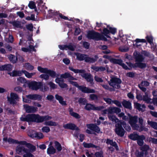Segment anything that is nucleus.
<instances>
[{"label": "nucleus", "instance_id": "obj_1", "mask_svg": "<svg viewBox=\"0 0 157 157\" xmlns=\"http://www.w3.org/2000/svg\"><path fill=\"white\" fill-rule=\"evenodd\" d=\"M52 118V117L48 115L40 116L38 114L32 113L28 114L25 117H20V119L22 121L39 123L50 120Z\"/></svg>", "mask_w": 157, "mask_h": 157}, {"label": "nucleus", "instance_id": "obj_2", "mask_svg": "<svg viewBox=\"0 0 157 157\" xmlns=\"http://www.w3.org/2000/svg\"><path fill=\"white\" fill-rule=\"evenodd\" d=\"M108 83L109 85L112 86L113 88L109 87L108 90L110 92L114 91L115 88L119 89L121 88L120 84L122 83V81L120 78L114 77L111 78L110 82Z\"/></svg>", "mask_w": 157, "mask_h": 157}, {"label": "nucleus", "instance_id": "obj_3", "mask_svg": "<svg viewBox=\"0 0 157 157\" xmlns=\"http://www.w3.org/2000/svg\"><path fill=\"white\" fill-rule=\"evenodd\" d=\"M72 80L69 81V82L70 83L77 87L82 92L84 93H95L96 91L94 90L90 89L83 86H79L77 82H74Z\"/></svg>", "mask_w": 157, "mask_h": 157}, {"label": "nucleus", "instance_id": "obj_4", "mask_svg": "<svg viewBox=\"0 0 157 157\" xmlns=\"http://www.w3.org/2000/svg\"><path fill=\"white\" fill-rule=\"evenodd\" d=\"M122 126L121 121H119L115 125V132L117 135L121 137L124 136L125 133Z\"/></svg>", "mask_w": 157, "mask_h": 157}, {"label": "nucleus", "instance_id": "obj_5", "mask_svg": "<svg viewBox=\"0 0 157 157\" xmlns=\"http://www.w3.org/2000/svg\"><path fill=\"white\" fill-rule=\"evenodd\" d=\"M28 85L29 88L33 90H36L40 89L41 91H43V83L42 82L33 81L29 82Z\"/></svg>", "mask_w": 157, "mask_h": 157}, {"label": "nucleus", "instance_id": "obj_6", "mask_svg": "<svg viewBox=\"0 0 157 157\" xmlns=\"http://www.w3.org/2000/svg\"><path fill=\"white\" fill-rule=\"evenodd\" d=\"M138 117L136 116H130L129 117L128 123L133 130L137 129V128H139V125L136 124L138 122Z\"/></svg>", "mask_w": 157, "mask_h": 157}, {"label": "nucleus", "instance_id": "obj_7", "mask_svg": "<svg viewBox=\"0 0 157 157\" xmlns=\"http://www.w3.org/2000/svg\"><path fill=\"white\" fill-rule=\"evenodd\" d=\"M104 108V107L103 106L95 107L94 105L88 103L86 104V105L84 107V109L88 111L90 110L100 111Z\"/></svg>", "mask_w": 157, "mask_h": 157}, {"label": "nucleus", "instance_id": "obj_8", "mask_svg": "<svg viewBox=\"0 0 157 157\" xmlns=\"http://www.w3.org/2000/svg\"><path fill=\"white\" fill-rule=\"evenodd\" d=\"M99 34V33L96 32L94 30H90L88 32L87 37L89 39L98 41Z\"/></svg>", "mask_w": 157, "mask_h": 157}, {"label": "nucleus", "instance_id": "obj_9", "mask_svg": "<svg viewBox=\"0 0 157 157\" xmlns=\"http://www.w3.org/2000/svg\"><path fill=\"white\" fill-rule=\"evenodd\" d=\"M49 11L52 13L53 15L55 16L56 17H57V18L55 17V18L53 19V20H55L56 21L59 20V17L65 20H67L69 21L71 20V19H69L67 17L63 15L62 13H59V14H58L57 12L54 13L53 12V10H51L50 11Z\"/></svg>", "mask_w": 157, "mask_h": 157}, {"label": "nucleus", "instance_id": "obj_10", "mask_svg": "<svg viewBox=\"0 0 157 157\" xmlns=\"http://www.w3.org/2000/svg\"><path fill=\"white\" fill-rule=\"evenodd\" d=\"M21 144L25 145L29 149V151L31 153H33L36 150V146L30 143H27L26 141H21Z\"/></svg>", "mask_w": 157, "mask_h": 157}, {"label": "nucleus", "instance_id": "obj_11", "mask_svg": "<svg viewBox=\"0 0 157 157\" xmlns=\"http://www.w3.org/2000/svg\"><path fill=\"white\" fill-rule=\"evenodd\" d=\"M18 98V97L17 94L13 93H11L10 97H7V99L10 104L14 105L17 104V102L16 100Z\"/></svg>", "mask_w": 157, "mask_h": 157}, {"label": "nucleus", "instance_id": "obj_12", "mask_svg": "<svg viewBox=\"0 0 157 157\" xmlns=\"http://www.w3.org/2000/svg\"><path fill=\"white\" fill-rule=\"evenodd\" d=\"M80 75L82 77L85 78L87 82H89L91 85H93L94 84L93 78L90 74L84 73V74H81Z\"/></svg>", "mask_w": 157, "mask_h": 157}, {"label": "nucleus", "instance_id": "obj_13", "mask_svg": "<svg viewBox=\"0 0 157 157\" xmlns=\"http://www.w3.org/2000/svg\"><path fill=\"white\" fill-rule=\"evenodd\" d=\"M64 128L66 129H69L71 130H75L78 131L79 129L75 124L72 123H69L63 125Z\"/></svg>", "mask_w": 157, "mask_h": 157}, {"label": "nucleus", "instance_id": "obj_14", "mask_svg": "<svg viewBox=\"0 0 157 157\" xmlns=\"http://www.w3.org/2000/svg\"><path fill=\"white\" fill-rule=\"evenodd\" d=\"M24 108L27 113H35L37 110L38 108L36 107L29 106L28 105H25Z\"/></svg>", "mask_w": 157, "mask_h": 157}, {"label": "nucleus", "instance_id": "obj_15", "mask_svg": "<svg viewBox=\"0 0 157 157\" xmlns=\"http://www.w3.org/2000/svg\"><path fill=\"white\" fill-rule=\"evenodd\" d=\"M26 97L29 100L40 101L42 98V96L38 94H30L26 96Z\"/></svg>", "mask_w": 157, "mask_h": 157}, {"label": "nucleus", "instance_id": "obj_16", "mask_svg": "<svg viewBox=\"0 0 157 157\" xmlns=\"http://www.w3.org/2000/svg\"><path fill=\"white\" fill-rule=\"evenodd\" d=\"M13 67V66L10 64L0 65V71H7L10 72L12 70Z\"/></svg>", "mask_w": 157, "mask_h": 157}, {"label": "nucleus", "instance_id": "obj_17", "mask_svg": "<svg viewBox=\"0 0 157 157\" xmlns=\"http://www.w3.org/2000/svg\"><path fill=\"white\" fill-rule=\"evenodd\" d=\"M98 59V55H95L94 58H93L89 57L88 55H86L85 61L86 63H93L96 62Z\"/></svg>", "mask_w": 157, "mask_h": 157}, {"label": "nucleus", "instance_id": "obj_18", "mask_svg": "<svg viewBox=\"0 0 157 157\" xmlns=\"http://www.w3.org/2000/svg\"><path fill=\"white\" fill-rule=\"evenodd\" d=\"M87 126L89 129L92 131H94L97 133H99L100 132V129L99 127L95 124H87Z\"/></svg>", "mask_w": 157, "mask_h": 157}, {"label": "nucleus", "instance_id": "obj_19", "mask_svg": "<svg viewBox=\"0 0 157 157\" xmlns=\"http://www.w3.org/2000/svg\"><path fill=\"white\" fill-rule=\"evenodd\" d=\"M16 150L17 153L20 155H24L25 152H26V151H28V149L24 146L20 145L17 147Z\"/></svg>", "mask_w": 157, "mask_h": 157}, {"label": "nucleus", "instance_id": "obj_20", "mask_svg": "<svg viewBox=\"0 0 157 157\" xmlns=\"http://www.w3.org/2000/svg\"><path fill=\"white\" fill-rule=\"evenodd\" d=\"M60 77L64 79L67 78V81L69 82V81L71 80H76L77 79L71 75L69 72H65L63 74H61Z\"/></svg>", "mask_w": 157, "mask_h": 157}, {"label": "nucleus", "instance_id": "obj_21", "mask_svg": "<svg viewBox=\"0 0 157 157\" xmlns=\"http://www.w3.org/2000/svg\"><path fill=\"white\" fill-rule=\"evenodd\" d=\"M123 106L125 108L131 110L132 109V104L129 101L123 99L121 102Z\"/></svg>", "mask_w": 157, "mask_h": 157}, {"label": "nucleus", "instance_id": "obj_22", "mask_svg": "<svg viewBox=\"0 0 157 157\" xmlns=\"http://www.w3.org/2000/svg\"><path fill=\"white\" fill-rule=\"evenodd\" d=\"M115 64H118L126 70H131L128 66L124 63H123V61L121 59H117L115 61Z\"/></svg>", "mask_w": 157, "mask_h": 157}, {"label": "nucleus", "instance_id": "obj_23", "mask_svg": "<svg viewBox=\"0 0 157 157\" xmlns=\"http://www.w3.org/2000/svg\"><path fill=\"white\" fill-rule=\"evenodd\" d=\"M134 58L135 59L136 62H142L143 61L144 59V58L143 56L139 53H138L137 52L136 53L135 55V53H134Z\"/></svg>", "mask_w": 157, "mask_h": 157}, {"label": "nucleus", "instance_id": "obj_24", "mask_svg": "<svg viewBox=\"0 0 157 157\" xmlns=\"http://www.w3.org/2000/svg\"><path fill=\"white\" fill-rule=\"evenodd\" d=\"M121 111V109L120 108L117 107H111L108 110L109 113L110 114L113 113L118 114L120 113Z\"/></svg>", "mask_w": 157, "mask_h": 157}, {"label": "nucleus", "instance_id": "obj_25", "mask_svg": "<svg viewBox=\"0 0 157 157\" xmlns=\"http://www.w3.org/2000/svg\"><path fill=\"white\" fill-rule=\"evenodd\" d=\"M7 57L10 62L13 63H15L17 61V57L13 54L8 55Z\"/></svg>", "mask_w": 157, "mask_h": 157}, {"label": "nucleus", "instance_id": "obj_26", "mask_svg": "<svg viewBox=\"0 0 157 157\" xmlns=\"http://www.w3.org/2000/svg\"><path fill=\"white\" fill-rule=\"evenodd\" d=\"M56 99L58 100L59 102L63 105H67L66 102L65 101H63V98L62 97L56 94L55 96Z\"/></svg>", "mask_w": 157, "mask_h": 157}, {"label": "nucleus", "instance_id": "obj_27", "mask_svg": "<svg viewBox=\"0 0 157 157\" xmlns=\"http://www.w3.org/2000/svg\"><path fill=\"white\" fill-rule=\"evenodd\" d=\"M73 109L71 108H69V114L72 116L76 119H78L81 118L80 115L74 112L73 111Z\"/></svg>", "mask_w": 157, "mask_h": 157}, {"label": "nucleus", "instance_id": "obj_28", "mask_svg": "<svg viewBox=\"0 0 157 157\" xmlns=\"http://www.w3.org/2000/svg\"><path fill=\"white\" fill-rule=\"evenodd\" d=\"M106 143L114 147L117 150V151L119 150V147L117 144L116 142H113V140L108 139L106 140Z\"/></svg>", "mask_w": 157, "mask_h": 157}, {"label": "nucleus", "instance_id": "obj_29", "mask_svg": "<svg viewBox=\"0 0 157 157\" xmlns=\"http://www.w3.org/2000/svg\"><path fill=\"white\" fill-rule=\"evenodd\" d=\"M22 73V70L21 71L14 70L13 71L12 74L11 73L9 72L8 74L12 77H16L21 76Z\"/></svg>", "mask_w": 157, "mask_h": 157}, {"label": "nucleus", "instance_id": "obj_30", "mask_svg": "<svg viewBox=\"0 0 157 157\" xmlns=\"http://www.w3.org/2000/svg\"><path fill=\"white\" fill-rule=\"evenodd\" d=\"M145 139V137L144 135H141L138 139L137 140L138 144L140 147H142V146L144 145V140Z\"/></svg>", "mask_w": 157, "mask_h": 157}, {"label": "nucleus", "instance_id": "obj_31", "mask_svg": "<svg viewBox=\"0 0 157 157\" xmlns=\"http://www.w3.org/2000/svg\"><path fill=\"white\" fill-rule=\"evenodd\" d=\"M83 145L84 147L86 148H97L98 147L91 143H87L85 142L83 143Z\"/></svg>", "mask_w": 157, "mask_h": 157}, {"label": "nucleus", "instance_id": "obj_32", "mask_svg": "<svg viewBox=\"0 0 157 157\" xmlns=\"http://www.w3.org/2000/svg\"><path fill=\"white\" fill-rule=\"evenodd\" d=\"M140 136L137 133L134 132L133 133L131 134L128 136V137L131 140L135 141L138 140Z\"/></svg>", "mask_w": 157, "mask_h": 157}, {"label": "nucleus", "instance_id": "obj_33", "mask_svg": "<svg viewBox=\"0 0 157 157\" xmlns=\"http://www.w3.org/2000/svg\"><path fill=\"white\" fill-rule=\"evenodd\" d=\"M68 68L70 70L74 72L75 73H80L83 74L85 72V71L83 69H75L72 67H69Z\"/></svg>", "mask_w": 157, "mask_h": 157}, {"label": "nucleus", "instance_id": "obj_34", "mask_svg": "<svg viewBox=\"0 0 157 157\" xmlns=\"http://www.w3.org/2000/svg\"><path fill=\"white\" fill-rule=\"evenodd\" d=\"M56 152V150L52 146H50L47 148V153L48 155L54 154Z\"/></svg>", "mask_w": 157, "mask_h": 157}, {"label": "nucleus", "instance_id": "obj_35", "mask_svg": "<svg viewBox=\"0 0 157 157\" xmlns=\"http://www.w3.org/2000/svg\"><path fill=\"white\" fill-rule=\"evenodd\" d=\"M92 69L94 70L97 71H102L105 70V68L102 66L98 67L93 66L91 67Z\"/></svg>", "mask_w": 157, "mask_h": 157}, {"label": "nucleus", "instance_id": "obj_36", "mask_svg": "<svg viewBox=\"0 0 157 157\" xmlns=\"http://www.w3.org/2000/svg\"><path fill=\"white\" fill-rule=\"evenodd\" d=\"M22 72L25 74V76L28 78H31L35 74V72L30 73L25 70H22Z\"/></svg>", "mask_w": 157, "mask_h": 157}, {"label": "nucleus", "instance_id": "obj_37", "mask_svg": "<svg viewBox=\"0 0 157 157\" xmlns=\"http://www.w3.org/2000/svg\"><path fill=\"white\" fill-rule=\"evenodd\" d=\"M46 74L52 78H56V72L53 70L48 69Z\"/></svg>", "mask_w": 157, "mask_h": 157}, {"label": "nucleus", "instance_id": "obj_38", "mask_svg": "<svg viewBox=\"0 0 157 157\" xmlns=\"http://www.w3.org/2000/svg\"><path fill=\"white\" fill-rule=\"evenodd\" d=\"M21 141H18L17 140H14L11 137H9L8 140V142L10 144H21Z\"/></svg>", "mask_w": 157, "mask_h": 157}, {"label": "nucleus", "instance_id": "obj_39", "mask_svg": "<svg viewBox=\"0 0 157 157\" xmlns=\"http://www.w3.org/2000/svg\"><path fill=\"white\" fill-rule=\"evenodd\" d=\"M44 124L47 126H56L58 125L57 123L51 121H45Z\"/></svg>", "mask_w": 157, "mask_h": 157}, {"label": "nucleus", "instance_id": "obj_40", "mask_svg": "<svg viewBox=\"0 0 157 157\" xmlns=\"http://www.w3.org/2000/svg\"><path fill=\"white\" fill-rule=\"evenodd\" d=\"M103 58L107 59L108 60H109L112 63H113V64H114L116 60L117 59L112 58H111V56H109L107 55H104L103 56Z\"/></svg>", "mask_w": 157, "mask_h": 157}, {"label": "nucleus", "instance_id": "obj_41", "mask_svg": "<svg viewBox=\"0 0 157 157\" xmlns=\"http://www.w3.org/2000/svg\"><path fill=\"white\" fill-rule=\"evenodd\" d=\"M107 28L109 30V32L113 35H114L117 32V29L116 28L110 27L109 25L107 26Z\"/></svg>", "mask_w": 157, "mask_h": 157}, {"label": "nucleus", "instance_id": "obj_42", "mask_svg": "<svg viewBox=\"0 0 157 157\" xmlns=\"http://www.w3.org/2000/svg\"><path fill=\"white\" fill-rule=\"evenodd\" d=\"M142 100L145 102L146 103H149L150 102L151 99L149 98L147 94H145V95L143 97Z\"/></svg>", "mask_w": 157, "mask_h": 157}, {"label": "nucleus", "instance_id": "obj_43", "mask_svg": "<svg viewBox=\"0 0 157 157\" xmlns=\"http://www.w3.org/2000/svg\"><path fill=\"white\" fill-rule=\"evenodd\" d=\"M137 129H134V130H137L139 131L140 132H142V131H147L148 130L147 128L145 127L144 125L143 124H140V126L139 125V128H137Z\"/></svg>", "mask_w": 157, "mask_h": 157}, {"label": "nucleus", "instance_id": "obj_44", "mask_svg": "<svg viewBox=\"0 0 157 157\" xmlns=\"http://www.w3.org/2000/svg\"><path fill=\"white\" fill-rule=\"evenodd\" d=\"M122 125L125 130L127 131H130L131 130V127L127 124L124 121H121Z\"/></svg>", "mask_w": 157, "mask_h": 157}, {"label": "nucleus", "instance_id": "obj_45", "mask_svg": "<svg viewBox=\"0 0 157 157\" xmlns=\"http://www.w3.org/2000/svg\"><path fill=\"white\" fill-rule=\"evenodd\" d=\"M103 33L104 35L106 36L107 37L109 38L110 37V36L108 35L109 33V30L108 28H104L103 30Z\"/></svg>", "mask_w": 157, "mask_h": 157}, {"label": "nucleus", "instance_id": "obj_46", "mask_svg": "<svg viewBox=\"0 0 157 157\" xmlns=\"http://www.w3.org/2000/svg\"><path fill=\"white\" fill-rule=\"evenodd\" d=\"M86 55V54L78 53V55H77V57L78 59L80 61L85 60Z\"/></svg>", "mask_w": 157, "mask_h": 157}, {"label": "nucleus", "instance_id": "obj_47", "mask_svg": "<svg viewBox=\"0 0 157 157\" xmlns=\"http://www.w3.org/2000/svg\"><path fill=\"white\" fill-rule=\"evenodd\" d=\"M55 146L58 151H60L62 150V147L61 144L58 141L55 142Z\"/></svg>", "mask_w": 157, "mask_h": 157}, {"label": "nucleus", "instance_id": "obj_48", "mask_svg": "<svg viewBox=\"0 0 157 157\" xmlns=\"http://www.w3.org/2000/svg\"><path fill=\"white\" fill-rule=\"evenodd\" d=\"M135 41L136 42V44H135V45H136V46L138 48V46H140V45H138L137 44L139 43H146V40L145 39H140L137 38L136 39Z\"/></svg>", "mask_w": 157, "mask_h": 157}, {"label": "nucleus", "instance_id": "obj_49", "mask_svg": "<svg viewBox=\"0 0 157 157\" xmlns=\"http://www.w3.org/2000/svg\"><path fill=\"white\" fill-rule=\"evenodd\" d=\"M36 132H35L34 131L29 130L27 134L28 136L32 138H34L35 136Z\"/></svg>", "mask_w": 157, "mask_h": 157}, {"label": "nucleus", "instance_id": "obj_50", "mask_svg": "<svg viewBox=\"0 0 157 157\" xmlns=\"http://www.w3.org/2000/svg\"><path fill=\"white\" fill-rule=\"evenodd\" d=\"M37 69L41 73L46 74L48 69L47 68H44L41 66H38Z\"/></svg>", "mask_w": 157, "mask_h": 157}, {"label": "nucleus", "instance_id": "obj_51", "mask_svg": "<svg viewBox=\"0 0 157 157\" xmlns=\"http://www.w3.org/2000/svg\"><path fill=\"white\" fill-rule=\"evenodd\" d=\"M17 82L19 83H25L26 82V80L24 78L19 77L17 78Z\"/></svg>", "mask_w": 157, "mask_h": 157}, {"label": "nucleus", "instance_id": "obj_52", "mask_svg": "<svg viewBox=\"0 0 157 157\" xmlns=\"http://www.w3.org/2000/svg\"><path fill=\"white\" fill-rule=\"evenodd\" d=\"M90 100H98V96L95 94H91L90 95Z\"/></svg>", "mask_w": 157, "mask_h": 157}, {"label": "nucleus", "instance_id": "obj_53", "mask_svg": "<svg viewBox=\"0 0 157 157\" xmlns=\"http://www.w3.org/2000/svg\"><path fill=\"white\" fill-rule=\"evenodd\" d=\"M75 46L72 44L71 43H69L68 44L66 45V48L71 51H74L75 50Z\"/></svg>", "mask_w": 157, "mask_h": 157}, {"label": "nucleus", "instance_id": "obj_54", "mask_svg": "<svg viewBox=\"0 0 157 157\" xmlns=\"http://www.w3.org/2000/svg\"><path fill=\"white\" fill-rule=\"evenodd\" d=\"M78 102L83 105H85L87 102V100L84 98H80L78 100Z\"/></svg>", "mask_w": 157, "mask_h": 157}, {"label": "nucleus", "instance_id": "obj_55", "mask_svg": "<svg viewBox=\"0 0 157 157\" xmlns=\"http://www.w3.org/2000/svg\"><path fill=\"white\" fill-rule=\"evenodd\" d=\"M10 23L12 24L13 26L15 27L19 28L21 26V24L19 22H17L16 21H10Z\"/></svg>", "mask_w": 157, "mask_h": 157}, {"label": "nucleus", "instance_id": "obj_56", "mask_svg": "<svg viewBox=\"0 0 157 157\" xmlns=\"http://www.w3.org/2000/svg\"><path fill=\"white\" fill-rule=\"evenodd\" d=\"M35 136V138H37L38 139H42L44 137L43 134L41 132H36Z\"/></svg>", "mask_w": 157, "mask_h": 157}, {"label": "nucleus", "instance_id": "obj_57", "mask_svg": "<svg viewBox=\"0 0 157 157\" xmlns=\"http://www.w3.org/2000/svg\"><path fill=\"white\" fill-rule=\"evenodd\" d=\"M25 153L23 155V157H34V155H33L29 151V150L26 151Z\"/></svg>", "mask_w": 157, "mask_h": 157}, {"label": "nucleus", "instance_id": "obj_58", "mask_svg": "<svg viewBox=\"0 0 157 157\" xmlns=\"http://www.w3.org/2000/svg\"><path fill=\"white\" fill-rule=\"evenodd\" d=\"M28 6L31 9H33L36 7V5L34 2L30 1L29 2Z\"/></svg>", "mask_w": 157, "mask_h": 157}, {"label": "nucleus", "instance_id": "obj_59", "mask_svg": "<svg viewBox=\"0 0 157 157\" xmlns=\"http://www.w3.org/2000/svg\"><path fill=\"white\" fill-rule=\"evenodd\" d=\"M112 103L115 105L116 106L118 107L119 108H122V106L121 105V103L117 100H114L112 101Z\"/></svg>", "mask_w": 157, "mask_h": 157}, {"label": "nucleus", "instance_id": "obj_60", "mask_svg": "<svg viewBox=\"0 0 157 157\" xmlns=\"http://www.w3.org/2000/svg\"><path fill=\"white\" fill-rule=\"evenodd\" d=\"M94 155L96 157H104L103 152L101 150L96 152L94 153Z\"/></svg>", "mask_w": 157, "mask_h": 157}, {"label": "nucleus", "instance_id": "obj_61", "mask_svg": "<svg viewBox=\"0 0 157 157\" xmlns=\"http://www.w3.org/2000/svg\"><path fill=\"white\" fill-rule=\"evenodd\" d=\"M108 117L109 120L112 121H113L116 122L117 120H118V119L117 118L116 116L114 115H109Z\"/></svg>", "mask_w": 157, "mask_h": 157}, {"label": "nucleus", "instance_id": "obj_62", "mask_svg": "<svg viewBox=\"0 0 157 157\" xmlns=\"http://www.w3.org/2000/svg\"><path fill=\"white\" fill-rule=\"evenodd\" d=\"M48 85H49L50 87L52 89H56L57 87V85L52 82H50L48 83Z\"/></svg>", "mask_w": 157, "mask_h": 157}, {"label": "nucleus", "instance_id": "obj_63", "mask_svg": "<svg viewBox=\"0 0 157 157\" xmlns=\"http://www.w3.org/2000/svg\"><path fill=\"white\" fill-rule=\"evenodd\" d=\"M42 131L44 132L48 133L50 131L49 127L48 126H44L42 128Z\"/></svg>", "mask_w": 157, "mask_h": 157}, {"label": "nucleus", "instance_id": "obj_64", "mask_svg": "<svg viewBox=\"0 0 157 157\" xmlns=\"http://www.w3.org/2000/svg\"><path fill=\"white\" fill-rule=\"evenodd\" d=\"M151 126L155 129L157 130V123L155 122L151 121L149 124Z\"/></svg>", "mask_w": 157, "mask_h": 157}]
</instances>
